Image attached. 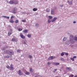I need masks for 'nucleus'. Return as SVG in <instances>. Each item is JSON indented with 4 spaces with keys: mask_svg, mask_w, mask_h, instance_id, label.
<instances>
[{
    "mask_svg": "<svg viewBox=\"0 0 77 77\" xmlns=\"http://www.w3.org/2000/svg\"><path fill=\"white\" fill-rule=\"evenodd\" d=\"M74 39H75V41H77V37H75L74 38Z\"/></svg>",
    "mask_w": 77,
    "mask_h": 77,
    "instance_id": "30",
    "label": "nucleus"
},
{
    "mask_svg": "<svg viewBox=\"0 0 77 77\" xmlns=\"http://www.w3.org/2000/svg\"><path fill=\"white\" fill-rule=\"evenodd\" d=\"M49 20H51V19H52V18H53V17L52 16H49Z\"/></svg>",
    "mask_w": 77,
    "mask_h": 77,
    "instance_id": "24",
    "label": "nucleus"
},
{
    "mask_svg": "<svg viewBox=\"0 0 77 77\" xmlns=\"http://www.w3.org/2000/svg\"><path fill=\"white\" fill-rule=\"evenodd\" d=\"M53 63L54 64V65H56V66H57V65H59L60 64V63H55V62H54Z\"/></svg>",
    "mask_w": 77,
    "mask_h": 77,
    "instance_id": "9",
    "label": "nucleus"
},
{
    "mask_svg": "<svg viewBox=\"0 0 77 77\" xmlns=\"http://www.w3.org/2000/svg\"><path fill=\"white\" fill-rule=\"evenodd\" d=\"M55 57L51 56L48 59V60H51L55 58Z\"/></svg>",
    "mask_w": 77,
    "mask_h": 77,
    "instance_id": "2",
    "label": "nucleus"
},
{
    "mask_svg": "<svg viewBox=\"0 0 77 77\" xmlns=\"http://www.w3.org/2000/svg\"><path fill=\"white\" fill-rule=\"evenodd\" d=\"M24 44H26V42H24Z\"/></svg>",
    "mask_w": 77,
    "mask_h": 77,
    "instance_id": "46",
    "label": "nucleus"
},
{
    "mask_svg": "<svg viewBox=\"0 0 77 77\" xmlns=\"http://www.w3.org/2000/svg\"><path fill=\"white\" fill-rule=\"evenodd\" d=\"M7 58H9V57H8V56H6V57H5V58H7Z\"/></svg>",
    "mask_w": 77,
    "mask_h": 77,
    "instance_id": "44",
    "label": "nucleus"
},
{
    "mask_svg": "<svg viewBox=\"0 0 77 77\" xmlns=\"http://www.w3.org/2000/svg\"><path fill=\"white\" fill-rule=\"evenodd\" d=\"M60 7H63V5H60Z\"/></svg>",
    "mask_w": 77,
    "mask_h": 77,
    "instance_id": "43",
    "label": "nucleus"
},
{
    "mask_svg": "<svg viewBox=\"0 0 77 77\" xmlns=\"http://www.w3.org/2000/svg\"><path fill=\"white\" fill-rule=\"evenodd\" d=\"M77 58V57L76 56H74L73 57V58H71L70 59L71 60H72V61H74V59H75V58Z\"/></svg>",
    "mask_w": 77,
    "mask_h": 77,
    "instance_id": "5",
    "label": "nucleus"
},
{
    "mask_svg": "<svg viewBox=\"0 0 77 77\" xmlns=\"http://www.w3.org/2000/svg\"><path fill=\"white\" fill-rule=\"evenodd\" d=\"M28 57H29V58H32L33 57L31 55H29L28 56Z\"/></svg>",
    "mask_w": 77,
    "mask_h": 77,
    "instance_id": "25",
    "label": "nucleus"
},
{
    "mask_svg": "<svg viewBox=\"0 0 77 77\" xmlns=\"http://www.w3.org/2000/svg\"><path fill=\"white\" fill-rule=\"evenodd\" d=\"M28 30L27 29L23 31V33H27L28 32Z\"/></svg>",
    "mask_w": 77,
    "mask_h": 77,
    "instance_id": "13",
    "label": "nucleus"
},
{
    "mask_svg": "<svg viewBox=\"0 0 77 77\" xmlns=\"http://www.w3.org/2000/svg\"><path fill=\"white\" fill-rule=\"evenodd\" d=\"M69 77H74V75H70Z\"/></svg>",
    "mask_w": 77,
    "mask_h": 77,
    "instance_id": "34",
    "label": "nucleus"
},
{
    "mask_svg": "<svg viewBox=\"0 0 77 77\" xmlns=\"http://www.w3.org/2000/svg\"><path fill=\"white\" fill-rule=\"evenodd\" d=\"M11 32H12V29H11Z\"/></svg>",
    "mask_w": 77,
    "mask_h": 77,
    "instance_id": "48",
    "label": "nucleus"
},
{
    "mask_svg": "<svg viewBox=\"0 0 77 77\" xmlns=\"http://www.w3.org/2000/svg\"><path fill=\"white\" fill-rule=\"evenodd\" d=\"M17 74L20 75H23V72L21 71V70H19L17 72Z\"/></svg>",
    "mask_w": 77,
    "mask_h": 77,
    "instance_id": "3",
    "label": "nucleus"
},
{
    "mask_svg": "<svg viewBox=\"0 0 77 77\" xmlns=\"http://www.w3.org/2000/svg\"><path fill=\"white\" fill-rule=\"evenodd\" d=\"M33 11H38V8H34L33 9Z\"/></svg>",
    "mask_w": 77,
    "mask_h": 77,
    "instance_id": "15",
    "label": "nucleus"
},
{
    "mask_svg": "<svg viewBox=\"0 0 77 77\" xmlns=\"http://www.w3.org/2000/svg\"><path fill=\"white\" fill-rule=\"evenodd\" d=\"M61 56H63L64 55V53H61Z\"/></svg>",
    "mask_w": 77,
    "mask_h": 77,
    "instance_id": "32",
    "label": "nucleus"
},
{
    "mask_svg": "<svg viewBox=\"0 0 77 77\" xmlns=\"http://www.w3.org/2000/svg\"><path fill=\"white\" fill-rule=\"evenodd\" d=\"M17 51L18 53H20V50H17Z\"/></svg>",
    "mask_w": 77,
    "mask_h": 77,
    "instance_id": "41",
    "label": "nucleus"
},
{
    "mask_svg": "<svg viewBox=\"0 0 77 77\" xmlns=\"http://www.w3.org/2000/svg\"><path fill=\"white\" fill-rule=\"evenodd\" d=\"M14 1L13 0H11L9 2V3L10 4H11L12 5L14 4Z\"/></svg>",
    "mask_w": 77,
    "mask_h": 77,
    "instance_id": "6",
    "label": "nucleus"
},
{
    "mask_svg": "<svg viewBox=\"0 0 77 77\" xmlns=\"http://www.w3.org/2000/svg\"><path fill=\"white\" fill-rule=\"evenodd\" d=\"M35 25H36V26H39V24L38 23L36 24Z\"/></svg>",
    "mask_w": 77,
    "mask_h": 77,
    "instance_id": "42",
    "label": "nucleus"
},
{
    "mask_svg": "<svg viewBox=\"0 0 77 77\" xmlns=\"http://www.w3.org/2000/svg\"><path fill=\"white\" fill-rule=\"evenodd\" d=\"M74 42H72L71 43V44H73V43H74Z\"/></svg>",
    "mask_w": 77,
    "mask_h": 77,
    "instance_id": "47",
    "label": "nucleus"
},
{
    "mask_svg": "<svg viewBox=\"0 0 77 77\" xmlns=\"http://www.w3.org/2000/svg\"><path fill=\"white\" fill-rule=\"evenodd\" d=\"M22 22H26V20H22Z\"/></svg>",
    "mask_w": 77,
    "mask_h": 77,
    "instance_id": "39",
    "label": "nucleus"
},
{
    "mask_svg": "<svg viewBox=\"0 0 77 77\" xmlns=\"http://www.w3.org/2000/svg\"><path fill=\"white\" fill-rule=\"evenodd\" d=\"M10 69H14V65L13 64H11L10 65Z\"/></svg>",
    "mask_w": 77,
    "mask_h": 77,
    "instance_id": "8",
    "label": "nucleus"
},
{
    "mask_svg": "<svg viewBox=\"0 0 77 77\" xmlns=\"http://www.w3.org/2000/svg\"><path fill=\"white\" fill-rule=\"evenodd\" d=\"M18 2L17 1H14V4L15 5H16L17 4H18Z\"/></svg>",
    "mask_w": 77,
    "mask_h": 77,
    "instance_id": "12",
    "label": "nucleus"
},
{
    "mask_svg": "<svg viewBox=\"0 0 77 77\" xmlns=\"http://www.w3.org/2000/svg\"><path fill=\"white\" fill-rule=\"evenodd\" d=\"M27 36H28V38H31V35L30 34H28Z\"/></svg>",
    "mask_w": 77,
    "mask_h": 77,
    "instance_id": "21",
    "label": "nucleus"
},
{
    "mask_svg": "<svg viewBox=\"0 0 77 77\" xmlns=\"http://www.w3.org/2000/svg\"><path fill=\"white\" fill-rule=\"evenodd\" d=\"M70 42H71V40H70Z\"/></svg>",
    "mask_w": 77,
    "mask_h": 77,
    "instance_id": "50",
    "label": "nucleus"
},
{
    "mask_svg": "<svg viewBox=\"0 0 77 77\" xmlns=\"http://www.w3.org/2000/svg\"><path fill=\"white\" fill-rule=\"evenodd\" d=\"M66 39V38H64L63 40V41H65Z\"/></svg>",
    "mask_w": 77,
    "mask_h": 77,
    "instance_id": "40",
    "label": "nucleus"
},
{
    "mask_svg": "<svg viewBox=\"0 0 77 77\" xmlns=\"http://www.w3.org/2000/svg\"><path fill=\"white\" fill-rule=\"evenodd\" d=\"M57 20V17H54V19L51 20V21H50V20H48V23H50L51 21L52 22V23H53V22H54V21H56Z\"/></svg>",
    "mask_w": 77,
    "mask_h": 77,
    "instance_id": "1",
    "label": "nucleus"
},
{
    "mask_svg": "<svg viewBox=\"0 0 77 77\" xmlns=\"http://www.w3.org/2000/svg\"><path fill=\"white\" fill-rule=\"evenodd\" d=\"M70 38H73V36L72 35H70Z\"/></svg>",
    "mask_w": 77,
    "mask_h": 77,
    "instance_id": "37",
    "label": "nucleus"
},
{
    "mask_svg": "<svg viewBox=\"0 0 77 77\" xmlns=\"http://www.w3.org/2000/svg\"><path fill=\"white\" fill-rule=\"evenodd\" d=\"M9 22L11 23H14V20H10Z\"/></svg>",
    "mask_w": 77,
    "mask_h": 77,
    "instance_id": "20",
    "label": "nucleus"
},
{
    "mask_svg": "<svg viewBox=\"0 0 77 77\" xmlns=\"http://www.w3.org/2000/svg\"><path fill=\"white\" fill-rule=\"evenodd\" d=\"M60 60H62V61H63V62H65V60L63 59V58L61 57L60 58Z\"/></svg>",
    "mask_w": 77,
    "mask_h": 77,
    "instance_id": "18",
    "label": "nucleus"
},
{
    "mask_svg": "<svg viewBox=\"0 0 77 77\" xmlns=\"http://www.w3.org/2000/svg\"><path fill=\"white\" fill-rule=\"evenodd\" d=\"M73 23H76V22H75V21H74V22H73Z\"/></svg>",
    "mask_w": 77,
    "mask_h": 77,
    "instance_id": "45",
    "label": "nucleus"
},
{
    "mask_svg": "<svg viewBox=\"0 0 77 77\" xmlns=\"http://www.w3.org/2000/svg\"><path fill=\"white\" fill-rule=\"evenodd\" d=\"M17 8L15 7L13 9L12 13L13 14H16L17 13V12H15V11H17Z\"/></svg>",
    "mask_w": 77,
    "mask_h": 77,
    "instance_id": "4",
    "label": "nucleus"
},
{
    "mask_svg": "<svg viewBox=\"0 0 77 77\" xmlns=\"http://www.w3.org/2000/svg\"><path fill=\"white\" fill-rule=\"evenodd\" d=\"M66 69L67 70H71V68L70 67H67L66 68Z\"/></svg>",
    "mask_w": 77,
    "mask_h": 77,
    "instance_id": "14",
    "label": "nucleus"
},
{
    "mask_svg": "<svg viewBox=\"0 0 77 77\" xmlns=\"http://www.w3.org/2000/svg\"><path fill=\"white\" fill-rule=\"evenodd\" d=\"M30 73L29 72H27L25 73L26 75H29Z\"/></svg>",
    "mask_w": 77,
    "mask_h": 77,
    "instance_id": "16",
    "label": "nucleus"
},
{
    "mask_svg": "<svg viewBox=\"0 0 77 77\" xmlns=\"http://www.w3.org/2000/svg\"><path fill=\"white\" fill-rule=\"evenodd\" d=\"M54 14V11H51V14H52L53 15Z\"/></svg>",
    "mask_w": 77,
    "mask_h": 77,
    "instance_id": "33",
    "label": "nucleus"
},
{
    "mask_svg": "<svg viewBox=\"0 0 77 77\" xmlns=\"http://www.w3.org/2000/svg\"><path fill=\"white\" fill-rule=\"evenodd\" d=\"M14 18V16H11V20H12V18Z\"/></svg>",
    "mask_w": 77,
    "mask_h": 77,
    "instance_id": "35",
    "label": "nucleus"
},
{
    "mask_svg": "<svg viewBox=\"0 0 77 77\" xmlns=\"http://www.w3.org/2000/svg\"><path fill=\"white\" fill-rule=\"evenodd\" d=\"M20 36L22 39H24L25 38V36H23V35H22L21 34H20Z\"/></svg>",
    "mask_w": 77,
    "mask_h": 77,
    "instance_id": "7",
    "label": "nucleus"
},
{
    "mask_svg": "<svg viewBox=\"0 0 77 77\" xmlns=\"http://www.w3.org/2000/svg\"><path fill=\"white\" fill-rule=\"evenodd\" d=\"M12 33V32H8V36H10Z\"/></svg>",
    "mask_w": 77,
    "mask_h": 77,
    "instance_id": "19",
    "label": "nucleus"
},
{
    "mask_svg": "<svg viewBox=\"0 0 77 77\" xmlns=\"http://www.w3.org/2000/svg\"><path fill=\"white\" fill-rule=\"evenodd\" d=\"M67 2L69 3V5H71L72 4V2H69V1H68Z\"/></svg>",
    "mask_w": 77,
    "mask_h": 77,
    "instance_id": "22",
    "label": "nucleus"
},
{
    "mask_svg": "<svg viewBox=\"0 0 77 77\" xmlns=\"http://www.w3.org/2000/svg\"><path fill=\"white\" fill-rule=\"evenodd\" d=\"M46 12H50V10L49 9H46Z\"/></svg>",
    "mask_w": 77,
    "mask_h": 77,
    "instance_id": "28",
    "label": "nucleus"
},
{
    "mask_svg": "<svg viewBox=\"0 0 77 77\" xmlns=\"http://www.w3.org/2000/svg\"><path fill=\"white\" fill-rule=\"evenodd\" d=\"M7 53L8 54H12V52H10V51H8L7 52Z\"/></svg>",
    "mask_w": 77,
    "mask_h": 77,
    "instance_id": "23",
    "label": "nucleus"
},
{
    "mask_svg": "<svg viewBox=\"0 0 77 77\" xmlns=\"http://www.w3.org/2000/svg\"><path fill=\"white\" fill-rule=\"evenodd\" d=\"M57 71V69H55L54 71H53V72H55L56 71Z\"/></svg>",
    "mask_w": 77,
    "mask_h": 77,
    "instance_id": "36",
    "label": "nucleus"
},
{
    "mask_svg": "<svg viewBox=\"0 0 77 77\" xmlns=\"http://www.w3.org/2000/svg\"><path fill=\"white\" fill-rule=\"evenodd\" d=\"M18 30L19 32L22 31V30H23V29L21 28H19L18 29Z\"/></svg>",
    "mask_w": 77,
    "mask_h": 77,
    "instance_id": "17",
    "label": "nucleus"
},
{
    "mask_svg": "<svg viewBox=\"0 0 77 77\" xmlns=\"http://www.w3.org/2000/svg\"><path fill=\"white\" fill-rule=\"evenodd\" d=\"M48 65H51V63L50 62H49L48 63Z\"/></svg>",
    "mask_w": 77,
    "mask_h": 77,
    "instance_id": "31",
    "label": "nucleus"
},
{
    "mask_svg": "<svg viewBox=\"0 0 77 77\" xmlns=\"http://www.w3.org/2000/svg\"><path fill=\"white\" fill-rule=\"evenodd\" d=\"M75 77H77V75H75Z\"/></svg>",
    "mask_w": 77,
    "mask_h": 77,
    "instance_id": "49",
    "label": "nucleus"
},
{
    "mask_svg": "<svg viewBox=\"0 0 77 77\" xmlns=\"http://www.w3.org/2000/svg\"><path fill=\"white\" fill-rule=\"evenodd\" d=\"M65 55H66V56H68V53H65Z\"/></svg>",
    "mask_w": 77,
    "mask_h": 77,
    "instance_id": "38",
    "label": "nucleus"
},
{
    "mask_svg": "<svg viewBox=\"0 0 77 77\" xmlns=\"http://www.w3.org/2000/svg\"><path fill=\"white\" fill-rule=\"evenodd\" d=\"M2 17H4L5 18H7V19H9V17H7L5 16H2Z\"/></svg>",
    "mask_w": 77,
    "mask_h": 77,
    "instance_id": "11",
    "label": "nucleus"
},
{
    "mask_svg": "<svg viewBox=\"0 0 77 77\" xmlns=\"http://www.w3.org/2000/svg\"><path fill=\"white\" fill-rule=\"evenodd\" d=\"M6 67L8 69H9V68H10V66H9V65H7Z\"/></svg>",
    "mask_w": 77,
    "mask_h": 77,
    "instance_id": "26",
    "label": "nucleus"
},
{
    "mask_svg": "<svg viewBox=\"0 0 77 77\" xmlns=\"http://www.w3.org/2000/svg\"><path fill=\"white\" fill-rule=\"evenodd\" d=\"M15 23H19L18 20H16L15 21Z\"/></svg>",
    "mask_w": 77,
    "mask_h": 77,
    "instance_id": "29",
    "label": "nucleus"
},
{
    "mask_svg": "<svg viewBox=\"0 0 77 77\" xmlns=\"http://www.w3.org/2000/svg\"><path fill=\"white\" fill-rule=\"evenodd\" d=\"M11 41H12V42H13V41H15L16 42H17V40H16L14 38H13L11 40Z\"/></svg>",
    "mask_w": 77,
    "mask_h": 77,
    "instance_id": "10",
    "label": "nucleus"
},
{
    "mask_svg": "<svg viewBox=\"0 0 77 77\" xmlns=\"http://www.w3.org/2000/svg\"><path fill=\"white\" fill-rule=\"evenodd\" d=\"M32 68L30 69L29 71L31 72H33V71H32Z\"/></svg>",
    "mask_w": 77,
    "mask_h": 77,
    "instance_id": "27",
    "label": "nucleus"
}]
</instances>
